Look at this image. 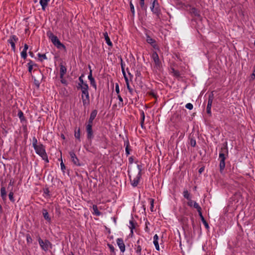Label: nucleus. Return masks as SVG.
Here are the masks:
<instances>
[{"label":"nucleus","instance_id":"obj_1","mask_svg":"<svg viewBox=\"0 0 255 255\" xmlns=\"http://www.w3.org/2000/svg\"><path fill=\"white\" fill-rule=\"evenodd\" d=\"M141 169L137 165L134 169L129 171V176L131 184L133 186H136L138 184L141 175Z\"/></svg>","mask_w":255,"mask_h":255},{"label":"nucleus","instance_id":"obj_2","mask_svg":"<svg viewBox=\"0 0 255 255\" xmlns=\"http://www.w3.org/2000/svg\"><path fill=\"white\" fill-rule=\"evenodd\" d=\"M49 38L50 39L51 42L54 44V45L57 48H65V46L62 43H61V42L56 36L54 35L52 33H50V34L49 35Z\"/></svg>","mask_w":255,"mask_h":255},{"label":"nucleus","instance_id":"obj_3","mask_svg":"<svg viewBox=\"0 0 255 255\" xmlns=\"http://www.w3.org/2000/svg\"><path fill=\"white\" fill-rule=\"evenodd\" d=\"M33 146L36 151V153L40 155L43 159L48 162V157L46 155L45 149L42 146L36 145L34 143H33Z\"/></svg>","mask_w":255,"mask_h":255},{"label":"nucleus","instance_id":"obj_4","mask_svg":"<svg viewBox=\"0 0 255 255\" xmlns=\"http://www.w3.org/2000/svg\"><path fill=\"white\" fill-rule=\"evenodd\" d=\"M18 40V37L16 35H11L9 38L8 39L7 41L11 45L12 50L13 51H15V42H16Z\"/></svg>","mask_w":255,"mask_h":255},{"label":"nucleus","instance_id":"obj_5","mask_svg":"<svg viewBox=\"0 0 255 255\" xmlns=\"http://www.w3.org/2000/svg\"><path fill=\"white\" fill-rule=\"evenodd\" d=\"M214 99V95L213 93L210 94L208 98V104L207 107V113L209 115H211V106L212 104V102Z\"/></svg>","mask_w":255,"mask_h":255},{"label":"nucleus","instance_id":"obj_6","mask_svg":"<svg viewBox=\"0 0 255 255\" xmlns=\"http://www.w3.org/2000/svg\"><path fill=\"white\" fill-rule=\"evenodd\" d=\"M195 206H196L195 208L197 209L203 223L204 224V225H205L206 228L207 229H208L209 228L208 224L207 222L206 221V220H205L204 217L203 216V215L202 214L201 207L199 206L198 204H195Z\"/></svg>","mask_w":255,"mask_h":255},{"label":"nucleus","instance_id":"obj_7","mask_svg":"<svg viewBox=\"0 0 255 255\" xmlns=\"http://www.w3.org/2000/svg\"><path fill=\"white\" fill-rule=\"evenodd\" d=\"M152 59L154 62L156 68L159 69L161 67V63L159 59V57L156 52H153L152 55Z\"/></svg>","mask_w":255,"mask_h":255},{"label":"nucleus","instance_id":"obj_8","mask_svg":"<svg viewBox=\"0 0 255 255\" xmlns=\"http://www.w3.org/2000/svg\"><path fill=\"white\" fill-rule=\"evenodd\" d=\"M228 153V149L227 147V143H226L225 147L224 148H222L221 149V152L219 154V157L221 158V159H224V160H225L226 157L225 154Z\"/></svg>","mask_w":255,"mask_h":255},{"label":"nucleus","instance_id":"obj_9","mask_svg":"<svg viewBox=\"0 0 255 255\" xmlns=\"http://www.w3.org/2000/svg\"><path fill=\"white\" fill-rule=\"evenodd\" d=\"M70 155L71 159L72 161L73 162V163L75 164V165H79L80 164H79V160L77 158V157H76L75 154L73 152L71 151L70 152Z\"/></svg>","mask_w":255,"mask_h":255},{"label":"nucleus","instance_id":"obj_10","mask_svg":"<svg viewBox=\"0 0 255 255\" xmlns=\"http://www.w3.org/2000/svg\"><path fill=\"white\" fill-rule=\"evenodd\" d=\"M92 125L88 124L86 127V130L87 131V136L89 139H91L93 136V131L92 129Z\"/></svg>","mask_w":255,"mask_h":255},{"label":"nucleus","instance_id":"obj_11","mask_svg":"<svg viewBox=\"0 0 255 255\" xmlns=\"http://www.w3.org/2000/svg\"><path fill=\"white\" fill-rule=\"evenodd\" d=\"M82 98L83 103L84 105H86L89 104V96L88 92H87V94H84L82 93Z\"/></svg>","mask_w":255,"mask_h":255},{"label":"nucleus","instance_id":"obj_12","mask_svg":"<svg viewBox=\"0 0 255 255\" xmlns=\"http://www.w3.org/2000/svg\"><path fill=\"white\" fill-rule=\"evenodd\" d=\"M97 114V111L96 110H94L92 112L90 117L89 118V121H88V124L92 125L93 124V121L96 117Z\"/></svg>","mask_w":255,"mask_h":255},{"label":"nucleus","instance_id":"obj_13","mask_svg":"<svg viewBox=\"0 0 255 255\" xmlns=\"http://www.w3.org/2000/svg\"><path fill=\"white\" fill-rule=\"evenodd\" d=\"M0 196L3 201L6 199V188L4 186H1L0 188Z\"/></svg>","mask_w":255,"mask_h":255},{"label":"nucleus","instance_id":"obj_14","mask_svg":"<svg viewBox=\"0 0 255 255\" xmlns=\"http://www.w3.org/2000/svg\"><path fill=\"white\" fill-rule=\"evenodd\" d=\"M117 244L121 252H124L125 250V246L123 242V241L121 239H118L117 240Z\"/></svg>","mask_w":255,"mask_h":255},{"label":"nucleus","instance_id":"obj_15","mask_svg":"<svg viewBox=\"0 0 255 255\" xmlns=\"http://www.w3.org/2000/svg\"><path fill=\"white\" fill-rule=\"evenodd\" d=\"M158 237L157 235H154L153 237V244L155 246L156 249L157 251H159V246L158 242Z\"/></svg>","mask_w":255,"mask_h":255},{"label":"nucleus","instance_id":"obj_16","mask_svg":"<svg viewBox=\"0 0 255 255\" xmlns=\"http://www.w3.org/2000/svg\"><path fill=\"white\" fill-rule=\"evenodd\" d=\"M104 35L107 44L110 46H112L113 44L108 36V33L107 32H105V33H104Z\"/></svg>","mask_w":255,"mask_h":255},{"label":"nucleus","instance_id":"obj_17","mask_svg":"<svg viewBox=\"0 0 255 255\" xmlns=\"http://www.w3.org/2000/svg\"><path fill=\"white\" fill-rule=\"evenodd\" d=\"M66 67L64 66H63L62 65H61V66H60V78L61 79L63 78V76L66 73Z\"/></svg>","mask_w":255,"mask_h":255},{"label":"nucleus","instance_id":"obj_18","mask_svg":"<svg viewBox=\"0 0 255 255\" xmlns=\"http://www.w3.org/2000/svg\"><path fill=\"white\" fill-rule=\"evenodd\" d=\"M81 89L82 91V93L84 94H87V92H88V86L86 84L81 85Z\"/></svg>","mask_w":255,"mask_h":255},{"label":"nucleus","instance_id":"obj_19","mask_svg":"<svg viewBox=\"0 0 255 255\" xmlns=\"http://www.w3.org/2000/svg\"><path fill=\"white\" fill-rule=\"evenodd\" d=\"M48 0H40V3L42 6V9L45 10L47 5Z\"/></svg>","mask_w":255,"mask_h":255},{"label":"nucleus","instance_id":"obj_20","mask_svg":"<svg viewBox=\"0 0 255 255\" xmlns=\"http://www.w3.org/2000/svg\"><path fill=\"white\" fill-rule=\"evenodd\" d=\"M39 243L40 246L41 247V248H42V249L44 250L45 251H46L47 250L46 242L45 244L42 240L39 239Z\"/></svg>","mask_w":255,"mask_h":255},{"label":"nucleus","instance_id":"obj_21","mask_svg":"<svg viewBox=\"0 0 255 255\" xmlns=\"http://www.w3.org/2000/svg\"><path fill=\"white\" fill-rule=\"evenodd\" d=\"M38 56L39 59L41 61H42L43 60H45L47 59L46 53H44V54L38 53Z\"/></svg>","mask_w":255,"mask_h":255},{"label":"nucleus","instance_id":"obj_22","mask_svg":"<svg viewBox=\"0 0 255 255\" xmlns=\"http://www.w3.org/2000/svg\"><path fill=\"white\" fill-rule=\"evenodd\" d=\"M225 166V160H224V159H221L220 163V171L222 172V171L224 170Z\"/></svg>","mask_w":255,"mask_h":255},{"label":"nucleus","instance_id":"obj_23","mask_svg":"<svg viewBox=\"0 0 255 255\" xmlns=\"http://www.w3.org/2000/svg\"><path fill=\"white\" fill-rule=\"evenodd\" d=\"M155 1H156V0H154V1L153 2L152 7L151 8V10L153 11V12L158 14V8L157 7H155L154 8Z\"/></svg>","mask_w":255,"mask_h":255},{"label":"nucleus","instance_id":"obj_24","mask_svg":"<svg viewBox=\"0 0 255 255\" xmlns=\"http://www.w3.org/2000/svg\"><path fill=\"white\" fill-rule=\"evenodd\" d=\"M121 68H122V73L124 76L125 79L126 80V78H128V77H127L126 72L125 71L124 66L123 63V60L122 58H121Z\"/></svg>","mask_w":255,"mask_h":255},{"label":"nucleus","instance_id":"obj_25","mask_svg":"<svg viewBox=\"0 0 255 255\" xmlns=\"http://www.w3.org/2000/svg\"><path fill=\"white\" fill-rule=\"evenodd\" d=\"M187 204H188V205H189V206H191V207L193 206V207L195 208V207H196V206H195V204H197L196 202H195V201H194L192 200L191 199H189V200H188V203H187Z\"/></svg>","mask_w":255,"mask_h":255},{"label":"nucleus","instance_id":"obj_26","mask_svg":"<svg viewBox=\"0 0 255 255\" xmlns=\"http://www.w3.org/2000/svg\"><path fill=\"white\" fill-rule=\"evenodd\" d=\"M93 209L95 215L97 216H99L100 215V212L98 211L97 206L96 205H94L93 206Z\"/></svg>","mask_w":255,"mask_h":255},{"label":"nucleus","instance_id":"obj_27","mask_svg":"<svg viewBox=\"0 0 255 255\" xmlns=\"http://www.w3.org/2000/svg\"><path fill=\"white\" fill-rule=\"evenodd\" d=\"M8 197H9V200L12 202H14L15 201V200L14 199V197H13V192L11 191H10L9 193V194H8Z\"/></svg>","mask_w":255,"mask_h":255},{"label":"nucleus","instance_id":"obj_28","mask_svg":"<svg viewBox=\"0 0 255 255\" xmlns=\"http://www.w3.org/2000/svg\"><path fill=\"white\" fill-rule=\"evenodd\" d=\"M184 197L186 198L188 200L191 199L190 198V193L188 192L187 190H184L183 192Z\"/></svg>","mask_w":255,"mask_h":255},{"label":"nucleus","instance_id":"obj_29","mask_svg":"<svg viewBox=\"0 0 255 255\" xmlns=\"http://www.w3.org/2000/svg\"><path fill=\"white\" fill-rule=\"evenodd\" d=\"M75 136L76 138L77 139H80V128H79L78 129V131H75Z\"/></svg>","mask_w":255,"mask_h":255},{"label":"nucleus","instance_id":"obj_30","mask_svg":"<svg viewBox=\"0 0 255 255\" xmlns=\"http://www.w3.org/2000/svg\"><path fill=\"white\" fill-rule=\"evenodd\" d=\"M18 116L19 117V119L22 121L24 120V116L22 112L21 111H19L18 113Z\"/></svg>","mask_w":255,"mask_h":255},{"label":"nucleus","instance_id":"obj_31","mask_svg":"<svg viewBox=\"0 0 255 255\" xmlns=\"http://www.w3.org/2000/svg\"><path fill=\"white\" fill-rule=\"evenodd\" d=\"M191 12L194 13L195 15L199 16V11L195 8H193L191 9Z\"/></svg>","mask_w":255,"mask_h":255},{"label":"nucleus","instance_id":"obj_32","mask_svg":"<svg viewBox=\"0 0 255 255\" xmlns=\"http://www.w3.org/2000/svg\"><path fill=\"white\" fill-rule=\"evenodd\" d=\"M126 82L127 86V88H128V90H129L130 93H131L132 90L130 88L128 78H126Z\"/></svg>","mask_w":255,"mask_h":255},{"label":"nucleus","instance_id":"obj_33","mask_svg":"<svg viewBox=\"0 0 255 255\" xmlns=\"http://www.w3.org/2000/svg\"><path fill=\"white\" fill-rule=\"evenodd\" d=\"M21 56L24 59H25L27 57V51H23L21 52Z\"/></svg>","mask_w":255,"mask_h":255},{"label":"nucleus","instance_id":"obj_34","mask_svg":"<svg viewBox=\"0 0 255 255\" xmlns=\"http://www.w3.org/2000/svg\"><path fill=\"white\" fill-rule=\"evenodd\" d=\"M141 117H142V119H141L140 124H141V127L143 128V122H144V118H145V116H144V114L143 112H142V113H141Z\"/></svg>","mask_w":255,"mask_h":255},{"label":"nucleus","instance_id":"obj_35","mask_svg":"<svg viewBox=\"0 0 255 255\" xmlns=\"http://www.w3.org/2000/svg\"><path fill=\"white\" fill-rule=\"evenodd\" d=\"M146 41L148 43L152 44L154 43V40L149 36L147 37Z\"/></svg>","mask_w":255,"mask_h":255},{"label":"nucleus","instance_id":"obj_36","mask_svg":"<svg viewBox=\"0 0 255 255\" xmlns=\"http://www.w3.org/2000/svg\"><path fill=\"white\" fill-rule=\"evenodd\" d=\"M43 214L44 218L47 220L48 219V212H47L46 209L43 210Z\"/></svg>","mask_w":255,"mask_h":255},{"label":"nucleus","instance_id":"obj_37","mask_svg":"<svg viewBox=\"0 0 255 255\" xmlns=\"http://www.w3.org/2000/svg\"><path fill=\"white\" fill-rule=\"evenodd\" d=\"M172 73L173 74V75L175 76H179V72L178 71L175 70L174 69L172 68Z\"/></svg>","mask_w":255,"mask_h":255},{"label":"nucleus","instance_id":"obj_38","mask_svg":"<svg viewBox=\"0 0 255 255\" xmlns=\"http://www.w3.org/2000/svg\"><path fill=\"white\" fill-rule=\"evenodd\" d=\"M130 10H131V11L133 15L134 14V6L133 5V4L131 3V2H130Z\"/></svg>","mask_w":255,"mask_h":255},{"label":"nucleus","instance_id":"obj_39","mask_svg":"<svg viewBox=\"0 0 255 255\" xmlns=\"http://www.w3.org/2000/svg\"><path fill=\"white\" fill-rule=\"evenodd\" d=\"M186 108L189 110H192L193 109V105L191 103H188L185 106Z\"/></svg>","mask_w":255,"mask_h":255},{"label":"nucleus","instance_id":"obj_40","mask_svg":"<svg viewBox=\"0 0 255 255\" xmlns=\"http://www.w3.org/2000/svg\"><path fill=\"white\" fill-rule=\"evenodd\" d=\"M140 5L142 8L145 9L146 8L144 6V0H140Z\"/></svg>","mask_w":255,"mask_h":255},{"label":"nucleus","instance_id":"obj_41","mask_svg":"<svg viewBox=\"0 0 255 255\" xmlns=\"http://www.w3.org/2000/svg\"><path fill=\"white\" fill-rule=\"evenodd\" d=\"M90 82L92 86H93L95 89L96 88V85L94 79H91Z\"/></svg>","mask_w":255,"mask_h":255},{"label":"nucleus","instance_id":"obj_42","mask_svg":"<svg viewBox=\"0 0 255 255\" xmlns=\"http://www.w3.org/2000/svg\"><path fill=\"white\" fill-rule=\"evenodd\" d=\"M129 223L130 225L129 228L131 229V232L132 233V229L134 228V224L132 221H130Z\"/></svg>","mask_w":255,"mask_h":255},{"label":"nucleus","instance_id":"obj_43","mask_svg":"<svg viewBox=\"0 0 255 255\" xmlns=\"http://www.w3.org/2000/svg\"><path fill=\"white\" fill-rule=\"evenodd\" d=\"M92 71L91 69H90V71L89 73V75L88 76V79L91 80V79H93L94 78L92 77Z\"/></svg>","mask_w":255,"mask_h":255},{"label":"nucleus","instance_id":"obj_44","mask_svg":"<svg viewBox=\"0 0 255 255\" xmlns=\"http://www.w3.org/2000/svg\"><path fill=\"white\" fill-rule=\"evenodd\" d=\"M27 64H28V65H31L32 66H36V65L34 63V62L32 61H31V60H29V62Z\"/></svg>","mask_w":255,"mask_h":255},{"label":"nucleus","instance_id":"obj_45","mask_svg":"<svg viewBox=\"0 0 255 255\" xmlns=\"http://www.w3.org/2000/svg\"><path fill=\"white\" fill-rule=\"evenodd\" d=\"M28 72L30 73H31L33 66H32V65H28Z\"/></svg>","mask_w":255,"mask_h":255},{"label":"nucleus","instance_id":"obj_46","mask_svg":"<svg viewBox=\"0 0 255 255\" xmlns=\"http://www.w3.org/2000/svg\"><path fill=\"white\" fill-rule=\"evenodd\" d=\"M190 142H191V145L192 146H195V145L196 144V141L195 140L191 139Z\"/></svg>","mask_w":255,"mask_h":255},{"label":"nucleus","instance_id":"obj_47","mask_svg":"<svg viewBox=\"0 0 255 255\" xmlns=\"http://www.w3.org/2000/svg\"><path fill=\"white\" fill-rule=\"evenodd\" d=\"M28 48V46L27 44H25L24 46V48L23 49V51H27V49Z\"/></svg>","mask_w":255,"mask_h":255},{"label":"nucleus","instance_id":"obj_48","mask_svg":"<svg viewBox=\"0 0 255 255\" xmlns=\"http://www.w3.org/2000/svg\"><path fill=\"white\" fill-rule=\"evenodd\" d=\"M150 204H151V209H152L153 207L154 200L153 199H150Z\"/></svg>","mask_w":255,"mask_h":255},{"label":"nucleus","instance_id":"obj_49","mask_svg":"<svg viewBox=\"0 0 255 255\" xmlns=\"http://www.w3.org/2000/svg\"><path fill=\"white\" fill-rule=\"evenodd\" d=\"M116 91L117 93H119L120 92V90L118 84L116 86Z\"/></svg>","mask_w":255,"mask_h":255},{"label":"nucleus","instance_id":"obj_50","mask_svg":"<svg viewBox=\"0 0 255 255\" xmlns=\"http://www.w3.org/2000/svg\"><path fill=\"white\" fill-rule=\"evenodd\" d=\"M27 240L28 242H31L32 239L30 238V236H27Z\"/></svg>","mask_w":255,"mask_h":255},{"label":"nucleus","instance_id":"obj_51","mask_svg":"<svg viewBox=\"0 0 255 255\" xmlns=\"http://www.w3.org/2000/svg\"><path fill=\"white\" fill-rule=\"evenodd\" d=\"M13 184H14V182H13V181H12V180H10V182H9V184H8V187H9V186H13Z\"/></svg>","mask_w":255,"mask_h":255},{"label":"nucleus","instance_id":"obj_52","mask_svg":"<svg viewBox=\"0 0 255 255\" xmlns=\"http://www.w3.org/2000/svg\"><path fill=\"white\" fill-rule=\"evenodd\" d=\"M79 80H80V82L81 83L82 85L85 84L84 83L83 80L81 76L79 78Z\"/></svg>","mask_w":255,"mask_h":255},{"label":"nucleus","instance_id":"obj_53","mask_svg":"<svg viewBox=\"0 0 255 255\" xmlns=\"http://www.w3.org/2000/svg\"><path fill=\"white\" fill-rule=\"evenodd\" d=\"M126 152H127V153L128 154L129 153V150H128V145H127V147H126Z\"/></svg>","mask_w":255,"mask_h":255},{"label":"nucleus","instance_id":"obj_54","mask_svg":"<svg viewBox=\"0 0 255 255\" xmlns=\"http://www.w3.org/2000/svg\"><path fill=\"white\" fill-rule=\"evenodd\" d=\"M203 170H204V168L203 167H201V168L199 169V172L201 173L203 172Z\"/></svg>","mask_w":255,"mask_h":255},{"label":"nucleus","instance_id":"obj_55","mask_svg":"<svg viewBox=\"0 0 255 255\" xmlns=\"http://www.w3.org/2000/svg\"><path fill=\"white\" fill-rule=\"evenodd\" d=\"M150 95H152L153 97H154L155 98H156V95L154 94L153 92H151L150 93Z\"/></svg>","mask_w":255,"mask_h":255},{"label":"nucleus","instance_id":"obj_56","mask_svg":"<svg viewBox=\"0 0 255 255\" xmlns=\"http://www.w3.org/2000/svg\"><path fill=\"white\" fill-rule=\"evenodd\" d=\"M61 166L62 169H63V168H65V166L63 162L61 163Z\"/></svg>","mask_w":255,"mask_h":255},{"label":"nucleus","instance_id":"obj_57","mask_svg":"<svg viewBox=\"0 0 255 255\" xmlns=\"http://www.w3.org/2000/svg\"><path fill=\"white\" fill-rule=\"evenodd\" d=\"M118 98H119V100H120L121 102H123V99H122V98L121 97V96H120V95H119V96H118Z\"/></svg>","mask_w":255,"mask_h":255},{"label":"nucleus","instance_id":"obj_58","mask_svg":"<svg viewBox=\"0 0 255 255\" xmlns=\"http://www.w3.org/2000/svg\"><path fill=\"white\" fill-rule=\"evenodd\" d=\"M61 82L62 83L65 84L66 83V81L64 79H63V78H62V79H61Z\"/></svg>","mask_w":255,"mask_h":255},{"label":"nucleus","instance_id":"obj_59","mask_svg":"<svg viewBox=\"0 0 255 255\" xmlns=\"http://www.w3.org/2000/svg\"><path fill=\"white\" fill-rule=\"evenodd\" d=\"M2 212V208L1 205L0 204V213H1Z\"/></svg>","mask_w":255,"mask_h":255},{"label":"nucleus","instance_id":"obj_60","mask_svg":"<svg viewBox=\"0 0 255 255\" xmlns=\"http://www.w3.org/2000/svg\"><path fill=\"white\" fill-rule=\"evenodd\" d=\"M29 54L31 57L33 56V53L32 52H29Z\"/></svg>","mask_w":255,"mask_h":255},{"label":"nucleus","instance_id":"obj_61","mask_svg":"<svg viewBox=\"0 0 255 255\" xmlns=\"http://www.w3.org/2000/svg\"><path fill=\"white\" fill-rule=\"evenodd\" d=\"M110 248L112 251H114V249L113 247L110 246Z\"/></svg>","mask_w":255,"mask_h":255},{"label":"nucleus","instance_id":"obj_62","mask_svg":"<svg viewBox=\"0 0 255 255\" xmlns=\"http://www.w3.org/2000/svg\"><path fill=\"white\" fill-rule=\"evenodd\" d=\"M36 142H37V140H36V138H33V143H34L36 144Z\"/></svg>","mask_w":255,"mask_h":255},{"label":"nucleus","instance_id":"obj_63","mask_svg":"<svg viewBox=\"0 0 255 255\" xmlns=\"http://www.w3.org/2000/svg\"><path fill=\"white\" fill-rule=\"evenodd\" d=\"M44 192L45 194L48 193V188H45Z\"/></svg>","mask_w":255,"mask_h":255},{"label":"nucleus","instance_id":"obj_64","mask_svg":"<svg viewBox=\"0 0 255 255\" xmlns=\"http://www.w3.org/2000/svg\"><path fill=\"white\" fill-rule=\"evenodd\" d=\"M140 250H141V248H140V247H138L137 251H138V252H140Z\"/></svg>","mask_w":255,"mask_h":255}]
</instances>
